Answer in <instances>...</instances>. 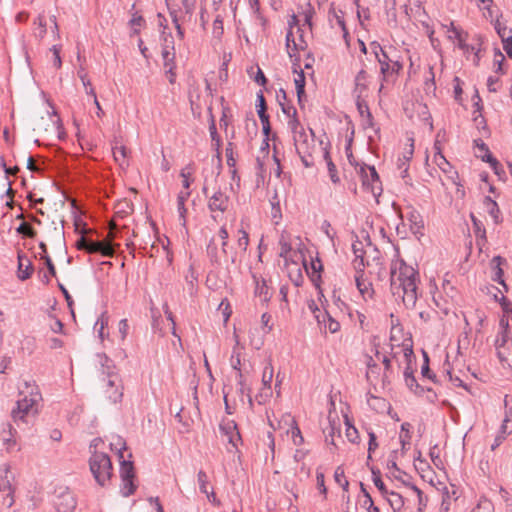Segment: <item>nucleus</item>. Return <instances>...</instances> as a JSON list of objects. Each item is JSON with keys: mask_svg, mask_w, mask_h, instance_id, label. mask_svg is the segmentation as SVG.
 <instances>
[{"mask_svg": "<svg viewBox=\"0 0 512 512\" xmlns=\"http://www.w3.org/2000/svg\"><path fill=\"white\" fill-rule=\"evenodd\" d=\"M410 222L412 223L411 229L416 234L423 228L422 220L419 214L412 213L410 218Z\"/></svg>", "mask_w": 512, "mask_h": 512, "instance_id": "obj_47", "label": "nucleus"}, {"mask_svg": "<svg viewBox=\"0 0 512 512\" xmlns=\"http://www.w3.org/2000/svg\"><path fill=\"white\" fill-rule=\"evenodd\" d=\"M346 425H347L346 437L348 438V440L351 443H357L358 439H359L358 430L349 423L347 418H346Z\"/></svg>", "mask_w": 512, "mask_h": 512, "instance_id": "obj_43", "label": "nucleus"}, {"mask_svg": "<svg viewBox=\"0 0 512 512\" xmlns=\"http://www.w3.org/2000/svg\"><path fill=\"white\" fill-rule=\"evenodd\" d=\"M495 29H496L498 35L500 36V38L502 39V41L510 40V38H512L511 29H509L505 25L501 24L499 21L496 22Z\"/></svg>", "mask_w": 512, "mask_h": 512, "instance_id": "obj_34", "label": "nucleus"}, {"mask_svg": "<svg viewBox=\"0 0 512 512\" xmlns=\"http://www.w3.org/2000/svg\"><path fill=\"white\" fill-rule=\"evenodd\" d=\"M377 61L379 62L381 66V74L383 75V78L385 79L388 73L390 72V62L387 53L385 51H382V54L378 57H376Z\"/></svg>", "mask_w": 512, "mask_h": 512, "instance_id": "obj_25", "label": "nucleus"}, {"mask_svg": "<svg viewBox=\"0 0 512 512\" xmlns=\"http://www.w3.org/2000/svg\"><path fill=\"white\" fill-rule=\"evenodd\" d=\"M212 148L215 151L221 150L222 140L217 130H211Z\"/></svg>", "mask_w": 512, "mask_h": 512, "instance_id": "obj_57", "label": "nucleus"}, {"mask_svg": "<svg viewBox=\"0 0 512 512\" xmlns=\"http://www.w3.org/2000/svg\"><path fill=\"white\" fill-rule=\"evenodd\" d=\"M467 38H468L467 32H456L457 46L459 49L467 48V43H466Z\"/></svg>", "mask_w": 512, "mask_h": 512, "instance_id": "obj_61", "label": "nucleus"}, {"mask_svg": "<svg viewBox=\"0 0 512 512\" xmlns=\"http://www.w3.org/2000/svg\"><path fill=\"white\" fill-rule=\"evenodd\" d=\"M474 154L477 158H480L483 162H487L497 172L499 162L494 158L489 150V147L480 138L474 140Z\"/></svg>", "mask_w": 512, "mask_h": 512, "instance_id": "obj_8", "label": "nucleus"}, {"mask_svg": "<svg viewBox=\"0 0 512 512\" xmlns=\"http://www.w3.org/2000/svg\"><path fill=\"white\" fill-rule=\"evenodd\" d=\"M286 46H287L288 54L290 57L293 56L292 52H295L298 50V45L295 42L294 35H293V32L291 29H289V31L286 34Z\"/></svg>", "mask_w": 512, "mask_h": 512, "instance_id": "obj_38", "label": "nucleus"}, {"mask_svg": "<svg viewBox=\"0 0 512 512\" xmlns=\"http://www.w3.org/2000/svg\"><path fill=\"white\" fill-rule=\"evenodd\" d=\"M409 486L411 487V489L417 494L418 496V503H419V508L418 510L421 511L422 510V507H426L427 505V497H424L423 496V492L415 485H410Z\"/></svg>", "mask_w": 512, "mask_h": 512, "instance_id": "obj_54", "label": "nucleus"}, {"mask_svg": "<svg viewBox=\"0 0 512 512\" xmlns=\"http://www.w3.org/2000/svg\"><path fill=\"white\" fill-rule=\"evenodd\" d=\"M364 269L362 271L356 270L355 282L356 286L363 297L371 298L373 289L370 282L363 279Z\"/></svg>", "mask_w": 512, "mask_h": 512, "instance_id": "obj_13", "label": "nucleus"}, {"mask_svg": "<svg viewBox=\"0 0 512 512\" xmlns=\"http://www.w3.org/2000/svg\"><path fill=\"white\" fill-rule=\"evenodd\" d=\"M252 277L255 283V294L263 301H268L271 297V293L269 292V287L265 279L258 277L256 274H253Z\"/></svg>", "mask_w": 512, "mask_h": 512, "instance_id": "obj_14", "label": "nucleus"}, {"mask_svg": "<svg viewBox=\"0 0 512 512\" xmlns=\"http://www.w3.org/2000/svg\"><path fill=\"white\" fill-rule=\"evenodd\" d=\"M429 74H430V77L427 78V80L425 81V90L427 92L428 91H434L436 89L435 81H434L435 75H434V72H433V67L429 68Z\"/></svg>", "mask_w": 512, "mask_h": 512, "instance_id": "obj_62", "label": "nucleus"}, {"mask_svg": "<svg viewBox=\"0 0 512 512\" xmlns=\"http://www.w3.org/2000/svg\"><path fill=\"white\" fill-rule=\"evenodd\" d=\"M404 378L406 386L415 394H422L424 392V389L417 383L410 365L404 371Z\"/></svg>", "mask_w": 512, "mask_h": 512, "instance_id": "obj_16", "label": "nucleus"}, {"mask_svg": "<svg viewBox=\"0 0 512 512\" xmlns=\"http://www.w3.org/2000/svg\"><path fill=\"white\" fill-rule=\"evenodd\" d=\"M220 430L223 432V434L228 437L229 435L233 434V432L238 431L237 424L233 420H223L220 423Z\"/></svg>", "mask_w": 512, "mask_h": 512, "instance_id": "obj_31", "label": "nucleus"}, {"mask_svg": "<svg viewBox=\"0 0 512 512\" xmlns=\"http://www.w3.org/2000/svg\"><path fill=\"white\" fill-rule=\"evenodd\" d=\"M324 317H327L328 321L325 324V328L328 329L331 333H336L340 329V323L334 320L328 313H325Z\"/></svg>", "mask_w": 512, "mask_h": 512, "instance_id": "obj_49", "label": "nucleus"}, {"mask_svg": "<svg viewBox=\"0 0 512 512\" xmlns=\"http://www.w3.org/2000/svg\"><path fill=\"white\" fill-rule=\"evenodd\" d=\"M112 150L115 161L123 165L127 157V148L124 145H118V141L115 139V146H113Z\"/></svg>", "mask_w": 512, "mask_h": 512, "instance_id": "obj_19", "label": "nucleus"}, {"mask_svg": "<svg viewBox=\"0 0 512 512\" xmlns=\"http://www.w3.org/2000/svg\"><path fill=\"white\" fill-rule=\"evenodd\" d=\"M493 504L487 499L480 500L471 512H493Z\"/></svg>", "mask_w": 512, "mask_h": 512, "instance_id": "obj_41", "label": "nucleus"}, {"mask_svg": "<svg viewBox=\"0 0 512 512\" xmlns=\"http://www.w3.org/2000/svg\"><path fill=\"white\" fill-rule=\"evenodd\" d=\"M279 245H280L279 256L287 259L288 254L290 253V251L292 249L291 245L287 241L284 240V237H281V239L279 241Z\"/></svg>", "mask_w": 512, "mask_h": 512, "instance_id": "obj_53", "label": "nucleus"}, {"mask_svg": "<svg viewBox=\"0 0 512 512\" xmlns=\"http://www.w3.org/2000/svg\"><path fill=\"white\" fill-rule=\"evenodd\" d=\"M368 78V74L365 70H361L358 72L355 78V90L361 94L366 89V81Z\"/></svg>", "mask_w": 512, "mask_h": 512, "instance_id": "obj_26", "label": "nucleus"}, {"mask_svg": "<svg viewBox=\"0 0 512 512\" xmlns=\"http://www.w3.org/2000/svg\"><path fill=\"white\" fill-rule=\"evenodd\" d=\"M388 495L390 496L388 498V502H389L391 508L393 509V511L394 512L399 511L404 505L403 497L394 491L388 492Z\"/></svg>", "mask_w": 512, "mask_h": 512, "instance_id": "obj_21", "label": "nucleus"}, {"mask_svg": "<svg viewBox=\"0 0 512 512\" xmlns=\"http://www.w3.org/2000/svg\"><path fill=\"white\" fill-rule=\"evenodd\" d=\"M162 58L164 68H166V70L169 69L170 66H175V53L173 51H170L168 48H164L162 51Z\"/></svg>", "mask_w": 512, "mask_h": 512, "instance_id": "obj_35", "label": "nucleus"}, {"mask_svg": "<svg viewBox=\"0 0 512 512\" xmlns=\"http://www.w3.org/2000/svg\"><path fill=\"white\" fill-rule=\"evenodd\" d=\"M34 24L38 26V30L33 33L34 37L38 40H42L46 33V20L44 14H39L38 17L34 20Z\"/></svg>", "mask_w": 512, "mask_h": 512, "instance_id": "obj_18", "label": "nucleus"}, {"mask_svg": "<svg viewBox=\"0 0 512 512\" xmlns=\"http://www.w3.org/2000/svg\"><path fill=\"white\" fill-rule=\"evenodd\" d=\"M5 475L0 476V491L6 492L7 495L3 499V505H6L7 507H11L14 503V499L12 496V487H11V479L13 478L10 474L9 467L5 465L3 469Z\"/></svg>", "mask_w": 512, "mask_h": 512, "instance_id": "obj_10", "label": "nucleus"}, {"mask_svg": "<svg viewBox=\"0 0 512 512\" xmlns=\"http://www.w3.org/2000/svg\"><path fill=\"white\" fill-rule=\"evenodd\" d=\"M414 141L415 140L413 135L407 136V142L401 153V156H403L405 159H412L414 154Z\"/></svg>", "mask_w": 512, "mask_h": 512, "instance_id": "obj_29", "label": "nucleus"}, {"mask_svg": "<svg viewBox=\"0 0 512 512\" xmlns=\"http://www.w3.org/2000/svg\"><path fill=\"white\" fill-rule=\"evenodd\" d=\"M316 480L320 492L325 496L327 494V488L325 486L324 474L320 471H317Z\"/></svg>", "mask_w": 512, "mask_h": 512, "instance_id": "obj_63", "label": "nucleus"}, {"mask_svg": "<svg viewBox=\"0 0 512 512\" xmlns=\"http://www.w3.org/2000/svg\"><path fill=\"white\" fill-rule=\"evenodd\" d=\"M502 258L500 256H495L493 259H492V262L493 263H496V271H495V277H494V280L497 281L498 283L502 284L504 287H506L505 283H504V280L502 279V276H503V270L500 268V265L502 263Z\"/></svg>", "mask_w": 512, "mask_h": 512, "instance_id": "obj_39", "label": "nucleus"}, {"mask_svg": "<svg viewBox=\"0 0 512 512\" xmlns=\"http://www.w3.org/2000/svg\"><path fill=\"white\" fill-rule=\"evenodd\" d=\"M34 267L30 259L22 253H18V278L22 281L31 277Z\"/></svg>", "mask_w": 512, "mask_h": 512, "instance_id": "obj_12", "label": "nucleus"}, {"mask_svg": "<svg viewBox=\"0 0 512 512\" xmlns=\"http://www.w3.org/2000/svg\"><path fill=\"white\" fill-rule=\"evenodd\" d=\"M418 271L405 263L403 259L392 262L390 268V287L394 296L402 298L406 308L415 307L417 294Z\"/></svg>", "mask_w": 512, "mask_h": 512, "instance_id": "obj_1", "label": "nucleus"}, {"mask_svg": "<svg viewBox=\"0 0 512 512\" xmlns=\"http://www.w3.org/2000/svg\"><path fill=\"white\" fill-rule=\"evenodd\" d=\"M226 158H227V165L230 168H234L236 165V159L234 158V151H233V143L228 142L226 147Z\"/></svg>", "mask_w": 512, "mask_h": 512, "instance_id": "obj_50", "label": "nucleus"}, {"mask_svg": "<svg viewBox=\"0 0 512 512\" xmlns=\"http://www.w3.org/2000/svg\"><path fill=\"white\" fill-rule=\"evenodd\" d=\"M257 114L261 120L262 128H271L267 107L260 106V108H257Z\"/></svg>", "mask_w": 512, "mask_h": 512, "instance_id": "obj_44", "label": "nucleus"}, {"mask_svg": "<svg viewBox=\"0 0 512 512\" xmlns=\"http://www.w3.org/2000/svg\"><path fill=\"white\" fill-rule=\"evenodd\" d=\"M262 131H263L264 138H263V142L261 145V150H262V152H264L269 149L270 139L275 141V133H274V130H262Z\"/></svg>", "mask_w": 512, "mask_h": 512, "instance_id": "obj_46", "label": "nucleus"}, {"mask_svg": "<svg viewBox=\"0 0 512 512\" xmlns=\"http://www.w3.org/2000/svg\"><path fill=\"white\" fill-rule=\"evenodd\" d=\"M295 86L298 95L299 101H301V97L304 94L305 87V75L303 71H300L298 77L295 79Z\"/></svg>", "mask_w": 512, "mask_h": 512, "instance_id": "obj_40", "label": "nucleus"}, {"mask_svg": "<svg viewBox=\"0 0 512 512\" xmlns=\"http://www.w3.org/2000/svg\"><path fill=\"white\" fill-rule=\"evenodd\" d=\"M363 507H365L368 512H380L379 508L374 505L371 495H367V500L363 501Z\"/></svg>", "mask_w": 512, "mask_h": 512, "instance_id": "obj_64", "label": "nucleus"}, {"mask_svg": "<svg viewBox=\"0 0 512 512\" xmlns=\"http://www.w3.org/2000/svg\"><path fill=\"white\" fill-rule=\"evenodd\" d=\"M190 196V192L189 191H186V192H180L178 197H177V207H178V212H179V215H180V218L183 219V221H185V214L187 212V209L185 208V201L188 199V197ZM185 222H183L184 224Z\"/></svg>", "mask_w": 512, "mask_h": 512, "instance_id": "obj_22", "label": "nucleus"}, {"mask_svg": "<svg viewBox=\"0 0 512 512\" xmlns=\"http://www.w3.org/2000/svg\"><path fill=\"white\" fill-rule=\"evenodd\" d=\"M387 468L391 471V475L396 479L402 481L404 484L406 482L402 479L401 475H406L405 472H403L396 463L395 459H390L387 463Z\"/></svg>", "mask_w": 512, "mask_h": 512, "instance_id": "obj_27", "label": "nucleus"}, {"mask_svg": "<svg viewBox=\"0 0 512 512\" xmlns=\"http://www.w3.org/2000/svg\"><path fill=\"white\" fill-rule=\"evenodd\" d=\"M90 471L100 486H105L112 476L110 457L102 452L94 451L89 460Z\"/></svg>", "mask_w": 512, "mask_h": 512, "instance_id": "obj_4", "label": "nucleus"}, {"mask_svg": "<svg viewBox=\"0 0 512 512\" xmlns=\"http://www.w3.org/2000/svg\"><path fill=\"white\" fill-rule=\"evenodd\" d=\"M86 252L89 254L99 253L105 257L113 256L115 250L114 246L105 241H94L92 239H88Z\"/></svg>", "mask_w": 512, "mask_h": 512, "instance_id": "obj_9", "label": "nucleus"}, {"mask_svg": "<svg viewBox=\"0 0 512 512\" xmlns=\"http://www.w3.org/2000/svg\"><path fill=\"white\" fill-rule=\"evenodd\" d=\"M106 373V386H107V397L113 403H118L122 400L123 397V387L121 385V380L115 372L111 370L110 366H107V370L103 371Z\"/></svg>", "mask_w": 512, "mask_h": 512, "instance_id": "obj_6", "label": "nucleus"}, {"mask_svg": "<svg viewBox=\"0 0 512 512\" xmlns=\"http://www.w3.org/2000/svg\"><path fill=\"white\" fill-rule=\"evenodd\" d=\"M117 444L122 445V448L119 450V458L122 459L120 467V477L122 480L121 493L124 497H128L132 495L136 490V486L134 485V466L131 461L124 460L122 449L126 450V447L121 438H118Z\"/></svg>", "mask_w": 512, "mask_h": 512, "instance_id": "obj_5", "label": "nucleus"}, {"mask_svg": "<svg viewBox=\"0 0 512 512\" xmlns=\"http://www.w3.org/2000/svg\"><path fill=\"white\" fill-rule=\"evenodd\" d=\"M197 478H198L200 491L202 493L206 494L207 498L210 499L209 491L207 489V483H208L207 474L204 471L200 470L198 472Z\"/></svg>", "mask_w": 512, "mask_h": 512, "instance_id": "obj_37", "label": "nucleus"}, {"mask_svg": "<svg viewBox=\"0 0 512 512\" xmlns=\"http://www.w3.org/2000/svg\"><path fill=\"white\" fill-rule=\"evenodd\" d=\"M504 61H505L504 55L502 54V52L500 50L496 49L494 61H493L494 65L496 66V70H495L496 73H501V74L504 73V71H503V62Z\"/></svg>", "mask_w": 512, "mask_h": 512, "instance_id": "obj_45", "label": "nucleus"}, {"mask_svg": "<svg viewBox=\"0 0 512 512\" xmlns=\"http://www.w3.org/2000/svg\"><path fill=\"white\" fill-rule=\"evenodd\" d=\"M434 161L436 162L438 167L444 172H447V167H450V163L445 159L442 153H440V155H437V152H435Z\"/></svg>", "mask_w": 512, "mask_h": 512, "instance_id": "obj_55", "label": "nucleus"}, {"mask_svg": "<svg viewBox=\"0 0 512 512\" xmlns=\"http://www.w3.org/2000/svg\"><path fill=\"white\" fill-rule=\"evenodd\" d=\"M356 237V240L352 244V250L355 255L354 260V267L356 270L362 271L364 269V250L362 243L358 240V237Z\"/></svg>", "mask_w": 512, "mask_h": 512, "instance_id": "obj_15", "label": "nucleus"}, {"mask_svg": "<svg viewBox=\"0 0 512 512\" xmlns=\"http://www.w3.org/2000/svg\"><path fill=\"white\" fill-rule=\"evenodd\" d=\"M228 204H229V197L221 191L215 192L209 198V201H208V207H209L210 211H212V212H215V211L225 212L228 209Z\"/></svg>", "mask_w": 512, "mask_h": 512, "instance_id": "obj_11", "label": "nucleus"}, {"mask_svg": "<svg viewBox=\"0 0 512 512\" xmlns=\"http://www.w3.org/2000/svg\"><path fill=\"white\" fill-rule=\"evenodd\" d=\"M293 139L305 167H312L327 156L329 141L324 130H294Z\"/></svg>", "mask_w": 512, "mask_h": 512, "instance_id": "obj_2", "label": "nucleus"}, {"mask_svg": "<svg viewBox=\"0 0 512 512\" xmlns=\"http://www.w3.org/2000/svg\"><path fill=\"white\" fill-rule=\"evenodd\" d=\"M357 107H358V111H359L361 117L362 118L366 117L367 118L366 123L368 125H372V123H371V113L369 111V108H368L367 104H365L363 102H358L357 103Z\"/></svg>", "mask_w": 512, "mask_h": 512, "instance_id": "obj_51", "label": "nucleus"}, {"mask_svg": "<svg viewBox=\"0 0 512 512\" xmlns=\"http://www.w3.org/2000/svg\"><path fill=\"white\" fill-rule=\"evenodd\" d=\"M17 233L28 237V238H35L36 237V231L32 228L31 225H29L26 222H22L16 229Z\"/></svg>", "mask_w": 512, "mask_h": 512, "instance_id": "obj_32", "label": "nucleus"}, {"mask_svg": "<svg viewBox=\"0 0 512 512\" xmlns=\"http://www.w3.org/2000/svg\"><path fill=\"white\" fill-rule=\"evenodd\" d=\"M371 471L373 475V483L383 496H387L389 491L387 490L384 482L381 479L380 470L372 468Z\"/></svg>", "mask_w": 512, "mask_h": 512, "instance_id": "obj_23", "label": "nucleus"}, {"mask_svg": "<svg viewBox=\"0 0 512 512\" xmlns=\"http://www.w3.org/2000/svg\"><path fill=\"white\" fill-rule=\"evenodd\" d=\"M446 132L445 130L439 131L435 137L434 141V150L437 152V155H440L442 153L443 144L446 142Z\"/></svg>", "mask_w": 512, "mask_h": 512, "instance_id": "obj_36", "label": "nucleus"}, {"mask_svg": "<svg viewBox=\"0 0 512 512\" xmlns=\"http://www.w3.org/2000/svg\"><path fill=\"white\" fill-rule=\"evenodd\" d=\"M484 204L487 207L490 215L495 219V221H497L498 213H499V208H498L497 203L494 200H492L491 197L486 196L484 198Z\"/></svg>", "mask_w": 512, "mask_h": 512, "instance_id": "obj_33", "label": "nucleus"}, {"mask_svg": "<svg viewBox=\"0 0 512 512\" xmlns=\"http://www.w3.org/2000/svg\"><path fill=\"white\" fill-rule=\"evenodd\" d=\"M273 378V366L271 363H268L263 370L262 375V384L264 386L263 391L265 395L267 396L269 393H271V382Z\"/></svg>", "mask_w": 512, "mask_h": 512, "instance_id": "obj_17", "label": "nucleus"}, {"mask_svg": "<svg viewBox=\"0 0 512 512\" xmlns=\"http://www.w3.org/2000/svg\"><path fill=\"white\" fill-rule=\"evenodd\" d=\"M499 433L505 436L512 433V408L506 411Z\"/></svg>", "mask_w": 512, "mask_h": 512, "instance_id": "obj_20", "label": "nucleus"}, {"mask_svg": "<svg viewBox=\"0 0 512 512\" xmlns=\"http://www.w3.org/2000/svg\"><path fill=\"white\" fill-rule=\"evenodd\" d=\"M232 117V113H231V110L229 108H223L222 110V117L220 119V127H225L227 128L229 125H231V119Z\"/></svg>", "mask_w": 512, "mask_h": 512, "instance_id": "obj_52", "label": "nucleus"}, {"mask_svg": "<svg viewBox=\"0 0 512 512\" xmlns=\"http://www.w3.org/2000/svg\"><path fill=\"white\" fill-rule=\"evenodd\" d=\"M218 235H219V237L222 240V244H221L222 251H223L224 254H227L226 248H227V245H228V241L227 240H228V237H229L227 229L225 227H221L219 232H218Z\"/></svg>", "mask_w": 512, "mask_h": 512, "instance_id": "obj_58", "label": "nucleus"}, {"mask_svg": "<svg viewBox=\"0 0 512 512\" xmlns=\"http://www.w3.org/2000/svg\"><path fill=\"white\" fill-rule=\"evenodd\" d=\"M54 505L57 512H73L76 509L77 501L68 488H59L56 490Z\"/></svg>", "mask_w": 512, "mask_h": 512, "instance_id": "obj_7", "label": "nucleus"}, {"mask_svg": "<svg viewBox=\"0 0 512 512\" xmlns=\"http://www.w3.org/2000/svg\"><path fill=\"white\" fill-rule=\"evenodd\" d=\"M240 357H239V354H237L236 356L232 355L231 357V366L233 367V369L237 370L238 371V377H239V384L241 385V391L243 390V375L240 371Z\"/></svg>", "mask_w": 512, "mask_h": 512, "instance_id": "obj_48", "label": "nucleus"}, {"mask_svg": "<svg viewBox=\"0 0 512 512\" xmlns=\"http://www.w3.org/2000/svg\"><path fill=\"white\" fill-rule=\"evenodd\" d=\"M335 481L342 486L344 491H348L349 482L345 478L344 470L341 466H338L334 472Z\"/></svg>", "mask_w": 512, "mask_h": 512, "instance_id": "obj_30", "label": "nucleus"}, {"mask_svg": "<svg viewBox=\"0 0 512 512\" xmlns=\"http://www.w3.org/2000/svg\"><path fill=\"white\" fill-rule=\"evenodd\" d=\"M320 160H324L327 164L328 172L330 179L333 183L339 182V177L337 175V169L334 163L332 162V159L329 155V151L327 152V156H322Z\"/></svg>", "mask_w": 512, "mask_h": 512, "instance_id": "obj_24", "label": "nucleus"}, {"mask_svg": "<svg viewBox=\"0 0 512 512\" xmlns=\"http://www.w3.org/2000/svg\"><path fill=\"white\" fill-rule=\"evenodd\" d=\"M474 41H477V48L475 51H473L474 53V58H473V62L476 66L479 65V61H480V51H481V45H482V37L481 35H475L474 38H473Z\"/></svg>", "mask_w": 512, "mask_h": 512, "instance_id": "obj_56", "label": "nucleus"}, {"mask_svg": "<svg viewBox=\"0 0 512 512\" xmlns=\"http://www.w3.org/2000/svg\"><path fill=\"white\" fill-rule=\"evenodd\" d=\"M239 234L240 236L237 240V246L243 253H245L249 245V236L244 230H239Z\"/></svg>", "mask_w": 512, "mask_h": 512, "instance_id": "obj_42", "label": "nucleus"}, {"mask_svg": "<svg viewBox=\"0 0 512 512\" xmlns=\"http://www.w3.org/2000/svg\"><path fill=\"white\" fill-rule=\"evenodd\" d=\"M50 50L52 51L53 56H54V66L57 69L61 68V66H62V60L60 57L61 47L54 45V46H52V48Z\"/></svg>", "mask_w": 512, "mask_h": 512, "instance_id": "obj_60", "label": "nucleus"}, {"mask_svg": "<svg viewBox=\"0 0 512 512\" xmlns=\"http://www.w3.org/2000/svg\"><path fill=\"white\" fill-rule=\"evenodd\" d=\"M48 106L51 110L47 109L46 114L50 120V123H48L46 125L47 126L51 125V126H56L57 128H62V122H61L59 115L57 114L55 109L49 103H48Z\"/></svg>", "mask_w": 512, "mask_h": 512, "instance_id": "obj_28", "label": "nucleus"}, {"mask_svg": "<svg viewBox=\"0 0 512 512\" xmlns=\"http://www.w3.org/2000/svg\"><path fill=\"white\" fill-rule=\"evenodd\" d=\"M213 34L216 37H221L223 34V21L220 16H217L213 22Z\"/></svg>", "mask_w": 512, "mask_h": 512, "instance_id": "obj_59", "label": "nucleus"}, {"mask_svg": "<svg viewBox=\"0 0 512 512\" xmlns=\"http://www.w3.org/2000/svg\"><path fill=\"white\" fill-rule=\"evenodd\" d=\"M42 401V395L34 381H24L23 386L19 387V399L16 407L11 412L13 421L28 424L31 418H34L39 411V404Z\"/></svg>", "mask_w": 512, "mask_h": 512, "instance_id": "obj_3", "label": "nucleus"}]
</instances>
